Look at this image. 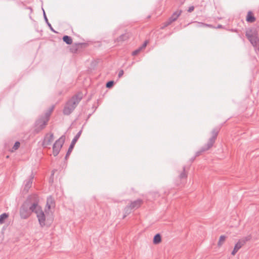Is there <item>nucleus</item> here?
Here are the masks:
<instances>
[{
    "label": "nucleus",
    "instance_id": "0eeeda50",
    "mask_svg": "<svg viewBox=\"0 0 259 259\" xmlns=\"http://www.w3.org/2000/svg\"><path fill=\"white\" fill-rule=\"evenodd\" d=\"M35 213L36 214L40 226L41 227L45 226L46 225V216L41 207L38 204L37 208L35 209Z\"/></svg>",
    "mask_w": 259,
    "mask_h": 259
},
{
    "label": "nucleus",
    "instance_id": "c756f323",
    "mask_svg": "<svg viewBox=\"0 0 259 259\" xmlns=\"http://www.w3.org/2000/svg\"><path fill=\"white\" fill-rule=\"evenodd\" d=\"M44 18H45V21H46V23H48V22H49V21H48V19H47V16H46V14H45V11H44Z\"/></svg>",
    "mask_w": 259,
    "mask_h": 259
},
{
    "label": "nucleus",
    "instance_id": "20e7f679",
    "mask_svg": "<svg viewBox=\"0 0 259 259\" xmlns=\"http://www.w3.org/2000/svg\"><path fill=\"white\" fill-rule=\"evenodd\" d=\"M54 109V107L52 106L50 110L47 111L45 114L39 118L35 122V131L38 133L42 130L45 128L47 123L50 119V116Z\"/></svg>",
    "mask_w": 259,
    "mask_h": 259
},
{
    "label": "nucleus",
    "instance_id": "dca6fc26",
    "mask_svg": "<svg viewBox=\"0 0 259 259\" xmlns=\"http://www.w3.org/2000/svg\"><path fill=\"white\" fill-rule=\"evenodd\" d=\"M130 36V34L128 33H125L124 34H121L118 37L116 38V41L117 42H122L125 40H127Z\"/></svg>",
    "mask_w": 259,
    "mask_h": 259
},
{
    "label": "nucleus",
    "instance_id": "7c9ffc66",
    "mask_svg": "<svg viewBox=\"0 0 259 259\" xmlns=\"http://www.w3.org/2000/svg\"><path fill=\"white\" fill-rule=\"evenodd\" d=\"M47 24H48V25H49V26L50 27H52V26H51V24H50L49 22L47 23Z\"/></svg>",
    "mask_w": 259,
    "mask_h": 259
},
{
    "label": "nucleus",
    "instance_id": "423d86ee",
    "mask_svg": "<svg viewBox=\"0 0 259 259\" xmlns=\"http://www.w3.org/2000/svg\"><path fill=\"white\" fill-rule=\"evenodd\" d=\"M65 140V137L64 136H62L54 144L53 146V154L55 156H56L59 154L63 145L64 144Z\"/></svg>",
    "mask_w": 259,
    "mask_h": 259
},
{
    "label": "nucleus",
    "instance_id": "7ed1b4c3",
    "mask_svg": "<svg viewBox=\"0 0 259 259\" xmlns=\"http://www.w3.org/2000/svg\"><path fill=\"white\" fill-rule=\"evenodd\" d=\"M220 130L221 127H217L212 130L211 132V137L208 140L206 144L203 146L199 151L196 153V156H199L201 153L208 150L213 146Z\"/></svg>",
    "mask_w": 259,
    "mask_h": 259
},
{
    "label": "nucleus",
    "instance_id": "bb28decb",
    "mask_svg": "<svg viewBox=\"0 0 259 259\" xmlns=\"http://www.w3.org/2000/svg\"><path fill=\"white\" fill-rule=\"evenodd\" d=\"M199 24L200 25V26H207V27H212V26L210 24H204V23H199Z\"/></svg>",
    "mask_w": 259,
    "mask_h": 259
},
{
    "label": "nucleus",
    "instance_id": "72a5a7b5",
    "mask_svg": "<svg viewBox=\"0 0 259 259\" xmlns=\"http://www.w3.org/2000/svg\"><path fill=\"white\" fill-rule=\"evenodd\" d=\"M125 217H126V215H124L123 218H124Z\"/></svg>",
    "mask_w": 259,
    "mask_h": 259
},
{
    "label": "nucleus",
    "instance_id": "f8f14e48",
    "mask_svg": "<svg viewBox=\"0 0 259 259\" xmlns=\"http://www.w3.org/2000/svg\"><path fill=\"white\" fill-rule=\"evenodd\" d=\"M54 140V135L52 133L47 134L42 143V146L44 148H47L50 146Z\"/></svg>",
    "mask_w": 259,
    "mask_h": 259
},
{
    "label": "nucleus",
    "instance_id": "1a4fd4ad",
    "mask_svg": "<svg viewBox=\"0 0 259 259\" xmlns=\"http://www.w3.org/2000/svg\"><path fill=\"white\" fill-rule=\"evenodd\" d=\"M251 238V236H247L242 239L239 240L235 244L233 251L231 252L232 255H234L237 251L243 246L247 241H249Z\"/></svg>",
    "mask_w": 259,
    "mask_h": 259
},
{
    "label": "nucleus",
    "instance_id": "4be33fe9",
    "mask_svg": "<svg viewBox=\"0 0 259 259\" xmlns=\"http://www.w3.org/2000/svg\"><path fill=\"white\" fill-rule=\"evenodd\" d=\"M226 240V236L224 235H222L220 236L219 242L218 243V245L219 246H221L225 242Z\"/></svg>",
    "mask_w": 259,
    "mask_h": 259
},
{
    "label": "nucleus",
    "instance_id": "c85d7f7f",
    "mask_svg": "<svg viewBox=\"0 0 259 259\" xmlns=\"http://www.w3.org/2000/svg\"><path fill=\"white\" fill-rule=\"evenodd\" d=\"M124 71L123 70H120L118 73V77L120 78L123 74Z\"/></svg>",
    "mask_w": 259,
    "mask_h": 259
},
{
    "label": "nucleus",
    "instance_id": "f257e3e1",
    "mask_svg": "<svg viewBox=\"0 0 259 259\" xmlns=\"http://www.w3.org/2000/svg\"><path fill=\"white\" fill-rule=\"evenodd\" d=\"M82 99V94L78 93L73 96L66 104L64 109L63 113L65 115H69L75 108Z\"/></svg>",
    "mask_w": 259,
    "mask_h": 259
},
{
    "label": "nucleus",
    "instance_id": "aec40b11",
    "mask_svg": "<svg viewBox=\"0 0 259 259\" xmlns=\"http://www.w3.org/2000/svg\"><path fill=\"white\" fill-rule=\"evenodd\" d=\"M161 236L159 234H157L155 235L153 238V243L154 244H157L161 242Z\"/></svg>",
    "mask_w": 259,
    "mask_h": 259
},
{
    "label": "nucleus",
    "instance_id": "4468645a",
    "mask_svg": "<svg viewBox=\"0 0 259 259\" xmlns=\"http://www.w3.org/2000/svg\"><path fill=\"white\" fill-rule=\"evenodd\" d=\"M81 132L82 131H80L73 139L71 143V144L70 145V146L68 148V151L66 153V158L69 156L70 153H71L75 143H76V142L77 141L78 139H79L81 135Z\"/></svg>",
    "mask_w": 259,
    "mask_h": 259
},
{
    "label": "nucleus",
    "instance_id": "cd10ccee",
    "mask_svg": "<svg viewBox=\"0 0 259 259\" xmlns=\"http://www.w3.org/2000/svg\"><path fill=\"white\" fill-rule=\"evenodd\" d=\"M194 7L193 6H191L189 8V9L188 10V12L189 13H191L194 11Z\"/></svg>",
    "mask_w": 259,
    "mask_h": 259
},
{
    "label": "nucleus",
    "instance_id": "b1692460",
    "mask_svg": "<svg viewBox=\"0 0 259 259\" xmlns=\"http://www.w3.org/2000/svg\"><path fill=\"white\" fill-rule=\"evenodd\" d=\"M113 84H114L113 81H109L107 82L106 86L107 88H110L113 86Z\"/></svg>",
    "mask_w": 259,
    "mask_h": 259
},
{
    "label": "nucleus",
    "instance_id": "5701e85b",
    "mask_svg": "<svg viewBox=\"0 0 259 259\" xmlns=\"http://www.w3.org/2000/svg\"><path fill=\"white\" fill-rule=\"evenodd\" d=\"M20 143L18 141H17L15 142L14 146L12 148V151H15L16 150H17L19 147H20Z\"/></svg>",
    "mask_w": 259,
    "mask_h": 259
},
{
    "label": "nucleus",
    "instance_id": "f3484780",
    "mask_svg": "<svg viewBox=\"0 0 259 259\" xmlns=\"http://www.w3.org/2000/svg\"><path fill=\"white\" fill-rule=\"evenodd\" d=\"M33 181V177L29 178L26 181L24 190L27 192L29 189L31 188Z\"/></svg>",
    "mask_w": 259,
    "mask_h": 259
},
{
    "label": "nucleus",
    "instance_id": "9b49d317",
    "mask_svg": "<svg viewBox=\"0 0 259 259\" xmlns=\"http://www.w3.org/2000/svg\"><path fill=\"white\" fill-rule=\"evenodd\" d=\"M143 203V201L141 199H138L135 201H132L129 205L126 206L125 207V211L126 213H130V209H138L139 208Z\"/></svg>",
    "mask_w": 259,
    "mask_h": 259
},
{
    "label": "nucleus",
    "instance_id": "39448f33",
    "mask_svg": "<svg viewBox=\"0 0 259 259\" xmlns=\"http://www.w3.org/2000/svg\"><path fill=\"white\" fill-rule=\"evenodd\" d=\"M245 35L253 46H256L259 41V37L258 32L256 29L254 28L247 29L245 32Z\"/></svg>",
    "mask_w": 259,
    "mask_h": 259
},
{
    "label": "nucleus",
    "instance_id": "473e14b6",
    "mask_svg": "<svg viewBox=\"0 0 259 259\" xmlns=\"http://www.w3.org/2000/svg\"><path fill=\"white\" fill-rule=\"evenodd\" d=\"M50 28H51V29L53 31H54V32H55V31L54 30V29H53V28H52V27H50Z\"/></svg>",
    "mask_w": 259,
    "mask_h": 259
},
{
    "label": "nucleus",
    "instance_id": "2f4dec72",
    "mask_svg": "<svg viewBox=\"0 0 259 259\" xmlns=\"http://www.w3.org/2000/svg\"><path fill=\"white\" fill-rule=\"evenodd\" d=\"M222 26L221 25H219L218 26L217 28H222Z\"/></svg>",
    "mask_w": 259,
    "mask_h": 259
},
{
    "label": "nucleus",
    "instance_id": "393cba45",
    "mask_svg": "<svg viewBox=\"0 0 259 259\" xmlns=\"http://www.w3.org/2000/svg\"><path fill=\"white\" fill-rule=\"evenodd\" d=\"M141 51V50L139 48L138 49L134 51V52H133L132 55L133 56H136V55H138Z\"/></svg>",
    "mask_w": 259,
    "mask_h": 259
},
{
    "label": "nucleus",
    "instance_id": "6ab92c4d",
    "mask_svg": "<svg viewBox=\"0 0 259 259\" xmlns=\"http://www.w3.org/2000/svg\"><path fill=\"white\" fill-rule=\"evenodd\" d=\"M63 40L67 45H71L72 43L71 37L68 35H64L63 37Z\"/></svg>",
    "mask_w": 259,
    "mask_h": 259
},
{
    "label": "nucleus",
    "instance_id": "412c9836",
    "mask_svg": "<svg viewBox=\"0 0 259 259\" xmlns=\"http://www.w3.org/2000/svg\"><path fill=\"white\" fill-rule=\"evenodd\" d=\"M9 215L6 213H4L0 215V224H2L4 223L5 220L8 218Z\"/></svg>",
    "mask_w": 259,
    "mask_h": 259
},
{
    "label": "nucleus",
    "instance_id": "f03ea898",
    "mask_svg": "<svg viewBox=\"0 0 259 259\" xmlns=\"http://www.w3.org/2000/svg\"><path fill=\"white\" fill-rule=\"evenodd\" d=\"M38 203L35 202L30 206L28 202H25L20 208V215L21 219H26L30 217L32 212L35 211Z\"/></svg>",
    "mask_w": 259,
    "mask_h": 259
},
{
    "label": "nucleus",
    "instance_id": "a211bd4d",
    "mask_svg": "<svg viewBox=\"0 0 259 259\" xmlns=\"http://www.w3.org/2000/svg\"><path fill=\"white\" fill-rule=\"evenodd\" d=\"M55 202L51 196H50L47 198V206L48 208L50 209L51 207H54Z\"/></svg>",
    "mask_w": 259,
    "mask_h": 259
},
{
    "label": "nucleus",
    "instance_id": "6e6552de",
    "mask_svg": "<svg viewBox=\"0 0 259 259\" xmlns=\"http://www.w3.org/2000/svg\"><path fill=\"white\" fill-rule=\"evenodd\" d=\"M182 13V11L181 10H178L172 13L171 16L168 18L167 21L163 23V26L161 27V29H163L165 27L168 26V25H170L172 22L176 21L179 16L181 15Z\"/></svg>",
    "mask_w": 259,
    "mask_h": 259
},
{
    "label": "nucleus",
    "instance_id": "ddd939ff",
    "mask_svg": "<svg viewBox=\"0 0 259 259\" xmlns=\"http://www.w3.org/2000/svg\"><path fill=\"white\" fill-rule=\"evenodd\" d=\"M188 176V172L186 170L185 166H183L181 169L178 171V179L181 181L180 183L182 182L185 181ZM178 185L180 184V183H177Z\"/></svg>",
    "mask_w": 259,
    "mask_h": 259
},
{
    "label": "nucleus",
    "instance_id": "2eb2a0df",
    "mask_svg": "<svg viewBox=\"0 0 259 259\" xmlns=\"http://www.w3.org/2000/svg\"><path fill=\"white\" fill-rule=\"evenodd\" d=\"M256 20L255 17L254 16L253 13L249 11L247 12L246 21L248 23H253Z\"/></svg>",
    "mask_w": 259,
    "mask_h": 259
},
{
    "label": "nucleus",
    "instance_id": "a878e982",
    "mask_svg": "<svg viewBox=\"0 0 259 259\" xmlns=\"http://www.w3.org/2000/svg\"><path fill=\"white\" fill-rule=\"evenodd\" d=\"M147 41H145L144 43L142 45L141 47H140V49L142 50L143 49H145L147 46Z\"/></svg>",
    "mask_w": 259,
    "mask_h": 259
},
{
    "label": "nucleus",
    "instance_id": "9d476101",
    "mask_svg": "<svg viewBox=\"0 0 259 259\" xmlns=\"http://www.w3.org/2000/svg\"><path fill=\"white\" fill-rule=\"evenodd\" d=\"M87 46L88 44L87 43H75L70 47V51L73 54L78 53L81 52Z\"/></svg>",
    "mask_w": 259,
    "mask_h": 259
}]
</instances>
